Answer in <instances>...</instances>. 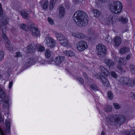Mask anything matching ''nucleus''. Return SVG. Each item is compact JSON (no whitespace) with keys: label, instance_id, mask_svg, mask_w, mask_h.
Listing matches in <instances>:
<instances>
[{"label":"nucleus","instance_id":"obj_1","mask_svg":"<svg viewBox=\"0 0 135 135\" xmlns=\"http://www.w3.org/2000/svg\"><path fill=\"white\" fill-rule=\"evenodd\" d=\"M86 14L83 11H78L75 12L74 18L77 25L82 27L86 26L88 22V18Z\"/></svg>","mask_w":135,"mask_h":135},{"label":"nucleus","instance_id":"obj_2","mask_svg":"<svg viewBox=\"0 0 135 135\" xmlns=\"http://www.w3.org/2000/svg\"><path fill=\"white\" fill-rule=\"evenodd\" d=\"M126 119L124 115L113 114L106 118V120L112 125H120L125 122Z\"/></svg>","mask_w":135,"mask_h":135},{"label":"nucleus","instance_id":"obj_3","mask_svg":"<svg viewBox=\"0 0 135 135\" xmlns=\"http://www.w3.org/2000/svg\"><path fill=\"white\" fill-rule=\"evenodd\" d=\"M8 18H7L6 20L4 19L0 21V29L1 30L0 33L6 42L7 45H6L7 47L10 51L13 50V47L12 46L10 45V41L5 34L6 30V25L8 23Z\"/></svg>","mask_w":135,"mask_h":135},{"label":"nucleus","instance_id":"obj_4","mask_svg":"<svg viewBox=\"0 0 135 135\" xmlns=\"http://www.w3.org/2000/svg\"><path fill=\"white\" fill-rule=\"evenodd\" d=\"M132 73L135 75V66L133 65L130 66ZM119 81L122 84L128 86H133L135 85V78L133 79L126 77L120 78Z\"/></svg>","mask_w":135,"mask_h":135},{"label":"nucleus","instance_id":"obj_5","mask_svg":"<svg viewBox=\"0 0 135 135\" xmlns=\"http://www.w3.org/2000/svg\"><path fill=\"white\" fill-rule=\"evenodd\" d=\"M123 8L121 3L119 1L114 2L113 5L110 6L109 10L112 13L118 14L122 11Z\"/></svg>","mask_w":135,"mask_h":135},{"label":"nucleus","instance_id":"obj_6","mask_svg":"<svg viewBox=\"0 0 135 135\" xmlns=\"http://www.w3.org/2000/svg\"><path fill=\"white\" fill-rule=\"evenodd\" d=\"M97 55L101 57H103L105 55L107 51L106 47L102 44H98L96 46Z\"/></svg>","mask_w":135,"mask_h":135},{"label":"nucleus","instance_id":"obj_7","mask_svg":"<svg viewBox=\"0 0 135 135\" xmlns=\"http://www.w3.org/2000/svg\"><path fill=\"white\" fill-rule=\"evenodd\" d=\"M55 36L57 40L59 41L60 44L66 47L68 45L69 42L68 40L62 34L60 33H56Z\"/></svg>","mask_w":135,"mask_h":135},{"label":"nucleus","instance_id":"obj_8","mask_svg":"<svg viewBox=\"0 0 135 135\" xmlns=\"http://www.w3.org/2000/svg\"><path fill=\"white\" fill-rule=\"evenodd\" d=\"M117 19L113 15L109 16L105 18L104 23L108 26L114 25L116 23Z\"/></svg>","mask_w":135,"mask_h":135},{"label":"nucleus","instance_id":"obj_9","mask_svg":"<svg viewBox=\"0 0 135 135\" xmlns=\"http://www.w3.org/2000/svg\"><path fill=\"white\" fill-rule=\"evenodd\" d=\"M77 49L79 51H82L88 47L86 42L83 40L79 41L76 44Z\"/></svg>","mask_w":135,"mask_h":135},{"label":"nucleus","instance_id":"obj_10","mask_svg":"<svg viewBox=\"0 0 135 135\" xmlns=\"http://www.w3.org/2000/svg\"><path fill=\"white\" fill-rule=\"evenodd\" d=\"M44 42L48 47L50 48H54L55 47V41L51 37H46L45 40Z\"/></svg>","mask_w":135,"mask_h":135},{"label":"nucleus","instance_id":"obj_11","mask_svg":"<svg viewBox=\"0 0 135 135\" xmlns=\"http://www.w3.org/2000/svg\"><path fill=\"white\" fill-rule=\"evenodd\" d=\"M65 57L63 56L59 55L56 57L54 59V61L55 64L59 66L62 62L64 60Z\"/></svg>","mask_w":135,"mask_h":135},{"label":"nucleus","instance_id":"obj_12","mask_svg":"<svg viewBox=\"0 0 135 135\" xmlns=\"http://www.w3.org/2000/svg\"><path fill=\"white\" fill-rule=\"evenodd\" d=\"M100 78L102 83L103 85L106 87L109 86L110 84L108 79L102 75H99L98 79Z\"/></svg>","mask_w":135,"mask_h":135},{"label":"nucleus","instance_id":"obj_13","mask_svg":"<svg viewBox=\"0 0 135 135\" xmlns=\"http://www.w3.org/2000/svg\"><path fill=\"white\" fill-rule=\"evenodd\" d=\"M36 46L34 44H31L28 45L26 48V52L28 53H32L36 51Z\"/></svg>","mask_w":135,"mask_h":135},{"label":"nucleus","instance_id":"obj_14","mask_svg":"<svg viewBox=\"0 0 135 135\" xmlns=\"http://www.w3.org/2000/svg\"><path fill=\"white\" fill-rule=\"evenodd\" d=\"M104 62L106 66L108 67L109 69H110L111 67L115 65V63L113 61L111 60L106 59L104 60Z\"/></svg>","mask_w":135,"mask_h":135},{"label":"nucleus","instance_id":"obj_15","mask_svg":"<svg viewBox=\"0 0 135 135\" xmlns=\"http://www.w3.org/2000/svg\"><path fill=\"white\" fill-rule=\"evenodd\" d=\"M114 45L117 47L119 46L122 43V40L121 37L119 36L113 38Z\"/></svg>","mask_w":135,"mask_h":135},{"label":"nucleus","instance_id":"obj_16","mask_svg":"<svg viewBox=\"0 0 135 135\" xmlns=\"http://www.w3.org/2000/svg\"><path fill=\"white\" fill-rule=\"evenodd\" d=\"M31 32L33 35L36 36L39 35L40 31L39 29L37 28H32L31 29Z\"/></svg>","mask_w":135,"mask_h":135},{"label":"nucleus","instance_id":"obj_17","mask_svg":"<svg viewBox=\"0 0 135 135\" xmlns=\"http://www.w3.org/2000/svg\"><path fill=\"white\" fill-rule=\"evenodd\" d=\"M100 68L101 72L104 75L106 76H108L109 75L110 73L102 65L100 66Z\"/></svg>","mask_w":135,"mask_h":135},{"label":"nucleus","instance_id":"obj_18","mask_svg":"<svg viewBox=\"0 0 135 135\" xmlns=\"http://www.w3.org/2000/svg\"><path fill=\"white\" fill-rule=\"evenodd\" d=\"M5 125L6 126L5 131L6 132L9 133L10 130V123L9 120H6Z\"/></svg>","mask_w":135,"mask_h":135},{"label":"nucleus","instance_id":"obj_19","mask_svg":"<svg viewBox=\"0 0 135 135\" xmlns=\"http://www.w3.org/2000/svg\"><path fill=\"white\" fill-rule=\"evenodd\" d=\"M9 102L8 99H6V100H4L3 104V109L8 110L9 109Z\"/></svg>","mask_w":135,"mask_h":135},{"label":"nucleus","instance_id":"obj_20","mask_svg":"<svg viewBox=\"0 0 135 135\" xmlns=\"http://www.w3.org/2000/svg\"><path fill=\"white\" fill-rule=\"evenodd\" d=\"M63 53L68 57H72L75 55V53L71 51L65 50L63 52Z\"/></svg>","mask_w":135,"mask_h":135},{"label":"nucleus","instance_id":"obj_21","mask_svg":"<svg viewBox=\"0 0 135 135\" xmlns=\"http://www.w3.org/2000/svg\"><path fill=\"white\" fill-rule=\"evenodd\" d=\"M65 12L64 8L62 7H60L59 8V15L60 17H62L64 16Z\"/></svg>","mask_w":135,"mask_h":135},{"label":"nucleus","instance_id":"obj_22","mask_svg":"<svg viewBox=\"0 0 135 135\" xmlns=\"http://www.w3.org/2000/svg\"><path fill=\"white\" fill-rule=\"evenodd\" d=\"M119 64L121 65H126L127 63V61L125 59L124 57H122L120 58L118 61Z\"/></svg>","mask_w":135,"mask_h":135},{"label":"nucleus","instance_id":"obj_23","mask_svg":"<svg viewBox=\"0 0 135 135\" xmlns=\"http://www.w3.org/2000/svg\"><path fill=\"white\" fill-rule=\"evenodd\" d=\"M29 12L27 11L23 10L21 12V14L23 18L25 19H27Z\"/></svg>","mask_w":135,"mask_h":135},{"label":"nucleus","instance_id":"obj_24","mask_svg":"<svg viewBox=\"0 0 135 135\" xmlns=\"http://www.w3.org/2000/svg\"><path fill=\"white\" fill-rule=\"evenodd\" d=\"M130 49L128 47H124L121 49L119 51L120 53L121 54H123L129 52Z\"/></svg>","mask_w":135,"mask_h":135},{"label":"nucleus","instance_id":"obj_25","mask_svg":"<svg viewBox=\"0 0 135 135\" xmlns=\"http://www.w3.org/2000/svg\"><path fill=\"white\" fill-rule=\"evenodd\" d=\"M92 12L94 14V16L96 17H98L101 15L100 12L97 9H93L92 11Z\"/></svg>","mask_w":135,"mask_h":135},{"label":"nucleus","instance_id":"obj_26","mask_svg":"<svg viewBox=\"0 0 135 135\" xmlns=\"http://www.w3.org/2000/svg\"><path fill=\"white\" fill-rule=\"evenodd\" d=\"M4 14L3 13V11L2 10V9L1 8V4L0 3V17H4ZM8 18V17H3V19H1L2 20H3L4 19H6V18ZM1 20H0V21Z\"/></svg>","mask_w":135,"mask_h":135},{"label":"nucleus","instance_id":"obj_27","mask_svg":"<svg viewBox=\"0 0 135 135\" xmlns=\"http://www.w3.org/2000/svg\"><path fill=\"white\" fill-rule=\"evenodd\" d=\"M112 108L109 105H106L105 106L104 110L107 112H110L112 110Z\"/></svg>","mask_w":135,"mask_h":135},{"label":"nucleus","instance_id":"obj_28","mask_svg":"<svg viewBox=\"0 0 135 135\" xmlns=\"http://www.w3.org/2000/svg\"><path fill=\"white\" fill-rule=\"evenodd\" d=\"M91 88L94 91H98L99 90L98 86L95 84H93L90 86Z\"/></svg>","mask_w":135,"mask_h":135},{"label":"nucleus","instance_id":"obj_29","mask_svg":"<svg viewBox=\"0 0 135 135\" xmlns=\"http://www.w3.org/2000/svg\"><path fill=\"white\" fill-rule=\"evenodd\" d=\"M45 54L46 58H49L51 55V52L50 50L47 49L45 51Z\"/></svg>","mask_w":135,"mask_h":135},{"label":"nucleus","instance_id":"obj_30","mask_svg":"<svg viewBox=\"0 0 135 135\" xmlns=\"http://www.w3.org/2000/svg\"><path fill=\"white\" fill-rule=\"evenodd\" d=\"M107 96L108 99L110 100H112L113 98V94L110 91H109L107 93Z\"/></svg>","mask_w":135,"mask_h":135},{"label":"nucleus","instance_id":"obj_31","mask_svg":"<svg viewBox=\"0 0 135 135\" xmlns=\"http://www.w3.org/2000/svg\"><path fill=\"white\" fill-rule=\"evenodd\" d=\"M20 28L23 30L27 31L28 29V26L23 23H22L20 25Z\"/></svg>","mask_w":135,"mask_h":135},{"label":"nucleus","instance_id":"obj_32","mask_svg":"<svg viewBox=\"0 0 135 135\" xmlns=\"http://www.w3.org/2000/svg\"><path fill=\"white\" fill-rule=\"evenodd\" d=\"M119 20L122 22V23H127L128 20V19L126 18H124L123 17H120L119 19Z\"/></svg>","mask_w":135,"mask_h":135},{"label":"nucleus","instance_id":"obj_33","mask_svg":"<svg viewBox=\"0 0 135 135\" xmlns=\"http://www.w3.org/2000/svg\"><path fill=\"white\" fill-rule=\"evenodd\" d=\"M125 135H135V129H132L130 132L127 131Z\"/></svg>","mask_w":135,"mask_h":135},{"label":"nucleus","instance_id":"obj_34","mask_svg":"<svg viewBox=\"0 0 135 135\" xmlns=\"http://www.w3.org/2000/svg\"><path fill=\"white\" fill-rule=\"evenodd\" d=\"M0 97L3 100H6V99H8L6 98V94L4 91L0 94Z\"/></svg>","mask_w":135,"mask_h":135},{"label":"nucleus","instance_id":"obj_35","mask_svg":"<svg viewBox=\"0 0 135 135\" xmlns=\"http://www.w3.org/2000/svg\"><path fill=\"white\" fill-rule=\"evenodd\" d=\"M85 35L83 33L79 32L78 39H83L85 38Z\"/></svg>","mask_w":135,"mask_h":135},{"label":"nucleus","instance_id":"obj_36","mask_svg":"<svg viewBox=\"0 0 135 135\" xmlns=\"http://www.w3.org/2000/svg\"><path fill=\"white\" fill-rule=\"evenodd\" d=\"M34 61L33 59H30L27 60L26 61V62L28 64L31 65L33 63Z\"/></svg>","mask_w":135,"mask_h":135},{"label":"nucleus","instance_id":"obj_37","mask_svg":"<svg viewBox=\"0 0 135 135\" xmlns=\"http://www.w3.org/2000/svg\"><path fill=\"white\" fill-rule=\"evenodd\" d=\"M47 21L49 23L50 25H53L54 24V21L50 17L47 18Z\"/></svg>","mask_w":135,"mask_h":135},{"label":"nucleus","instance_id":"obj_38","mask_svg":"<svg viewBox=\"0 0 135 135\" xmlns=\"http://www.w3.org/2000/svg\"><path fill=\"white\" fill-rule=\"evenodd\" d=\"M113 105L114 108L116 109H119L121 108L120 106L117 103H114L113 104Z\"/></svg>","mask_w":135,"mask_h":135},{"label":"nucleus","instance_id":"obj_39","mask_svg":"<svg viewBox=\"0 0 135 135\" xmlns=\"http://www.w3.org/2000/svg\"><path fill=\"white\" fill-rule=\"evenodd\" d=\"M110 75L114 78H117V75L116 73L114 71H112L110 73Z\"/></svg>","mask_w":135,"mask_h":135},{"label":"nucleus","instance_id":"obj_40","mask_svg":"<svg viewBox=\"0 0 135 135\" xmlns=\"http://www.w3.org/2000/svg\"><path fill=\"white\" fill-rule=\"evenodd\" d=\"M78 32H73L71 33V35L74 37L78 38Z\"/></svg>","mask_w":135,"mask_h":135},{"label":"nucleus","instance_id":"obj_41","mask_svg":"<svg viewBox=\"0 0 135 135\" xmlns=\"http://www.w3.org/2000/svg\"><path fill=\"white\" fill-rule=\"evenodd\" d=\"M48 5V2L47 1H46L43 4V7L44 9H46Z\"/></svg>","mask_w":135,"mask_h":135},{"label":"nucleus","instance_id":"obj_42","mask_svg":"<svg viewBox=\"0 0 135 135\" xmlns=\"http://www.w3.org/2000/svg\"><path fill=\"white\" fill-rule=\"evenodd\" d=\"M76 80H77L79 81L80 84H83L84 81L83 79L82 78L80 77H78L77 78Z\"/></svg>","mask_w":135,"mask_h":135},{"label":"nucleus","instance_id":"obj_43","mask_svg":"<svg viewBox=\"0 0 135 135\" xmlns=\"http://www.w3.org/2000/svg\"><path fill=\"white\" fill-rule=\"evenodd\" d=\"M4 53L2 51L0 52V61L2 60L4 58Z\"/></svg>","mask_w":135,"mask_h":135},{"label":"nucleus","instance_id":"obj_44","mask_svg":"<svg viewBox=\"0 0 135 135\" xmlns=\"http://www.w3.org/2000/svg\"><path fill=\"white\" fill-rule=\"evenodd\" d=\"M54 5H55L52 3V2H50L49 6V8L50 10H52L54 8Z\"/></svg>","mask_w":135,"mask_h":135},{"label":"nucleus","instance_id":"obj_45","mask_svg":"<svg viewBox=\"0 0 135 135\" xmlns=\"http://www.w3.org/2000/svg\"><path fill=\"white\" fill-rule=\"evenodd\" d=\"M45 49V47L42 46H40L38 49V51L40 52H42Z\"/></svg>","mask_w":135,"mask_h":135},{"label":"nucleus","instance_id":"obj_46","mask_svg":"<svg viewBox=\"0 0 135 135\" xmlns=\"http://www.w3.org/2000/svg\"><path fill=\"white\" fill-rule=\"evenodd\" d=\"M130 96L133 99H135V93H132L130 94Z\"/></svg>","mask_w":135,"mask_h":135},{"label":"nucleus","instance_id":"obj_47","mask_svg":"<svg viewBox=\"0 0 135 135\" xmlns=\"http://www.w3.org/2000/svg\"><path fill=\"white\" fill-rule=\"evenodd\" d=\"M21 56V54L20 52H17L16 53L15 57H19Z\"/></svg>","mask_w":135,"mask_h":135},{"label":"nucleus","instance_id":"obj_48","mask_svg":"<svg viewBox=\"0 0 135 135\" xmlns=\"http://www.w3.org/2000/svg\"><path fill=\"white\" fill-rule=\"evenodd\" d=\"M117 68L119 69V70H120L121 73H123L124 72V70L121 66H118L117 67Z\"/></svg>","mask_w":135,"mask_h":135},{"label":"nucleus","instance_id":"obj_49","mask_svg":"<svg viewBox=\"0 0 135 135\" xmlns=\"http://www.w3.org/2000/svg\"><path fill=\"white\" fill-rule=\"evenodd\" d=\"M131 54H129L127 55L126 56V59L127 60H129L131 58Z\"/></svg>","mask_w":135,"mask_h":135},{"label":"nucleus","instance_id":"obj_50","mask_svg":"<svg viewBox=\"0 0 135 135\" xmlns=\"http://www.w3.org/2000/svg\"><path fill=\"white\" fill-rule=\"evenodd\" d=\"M13 84V82L12 81H11L9 82V89L11 88Z\"/></svg>","mask_w":135,"mask_h":135},{"label":"nucleus","instance_id":"obj_51","mask_svg":"<svg viewBox=\"0 0 135 135\" xmlns=\"http://www.w3.org/2000/svg\"><path fill=\"white\" fill-rule=\"evenodd\" d=\"M73 2L78 3H81L82 0H73Z\"/></svg>","mask_w":135,"mask_h":135},{"label":"nucleus","instance_id":"obj_52","mask_svg":"<svg viewBox=\"0 0 135 135\" xmlns=\"http://www.w3.org/2000/svg\"><path fill=\"white\" fill-rule=\"evenodd\" d=\"M120 58L117 56H115L114 58V60L115 61L117 62L119 60Z\"/></svg>","mask_w":135,"mask_h":135},{"label":"nucleus","instance_id":"obj_53","mask_svg":"<svg viewBox=\"0 0 135 135\" xmlns=\"http://www.w3.org/2000/svg\"><path fill=\"white\" fill-rule=\"evenodd\" d=\"M56 1L57 0H51L50 2H52V3L53 4H54L55 5Z\"/></svg>","mask_w":135,"mask_h":135},{"label":"nucleus","instance_id":"obj_54","mask_svg":"<svg viewBox=\"0 0 135 135\" xmlns=\"http://www.w3.org/2000/svg\"><path fill=\"white\" fill-rule=\"evenodd\" d=\"M83 75L84 76V77H85V78H87V77H86L87 75H86V73L85 72H83Z\"/></svg>","mask_w":135,"mask_h":135},{"label":"nucleus","instance_id":"obj_55","mask_svg":"<svg viewBox=\"0 0 135 135\" xmlns=\"http://www.w3.org/2000/svg\"><path fill=\"white\" fill-rule=\"evenodd\" d=\"M88 33L89 34V35L91 33V30H90V29L88 30Z\"/></svg>","mask_w":135,"mask_h":135},{"label":"nucleus","instance_id":"obj_56","mask_svg":"<svg viewBox=\"0 0 135 135\" xmlns=\"http://www.w3.org/2000/svg\"><path fill=\"white\" fill-rule=\"evenodd\" d=\"M3 90L0 87V94H1L3 91Z\"/></svg>","mask_w":135,"mask_h":135},{"label":"nucleus","instance_id":"obj_57","mask_svg":"<svg viewBox=\"0 0 135 135\" xmlns=\"http://www.w3.org/2000/svg\"><path fill=\"white\" fill-rule=\"evenodd\" d=\"M102 2H104L106 1V0H99Z\"/></svg>","mask_w":135,"mask_h":135},{"label":"nucleus","instance_id":"obj_58","mask_svg":"<svg viewBox=\"0 0 135 135\" xmlns=\"http://www.w3.org/2000/svg\"><path fill=\"white\" fill-rule=\"evenodd\" d=\"M101 135H105L104 133L103 132H102V133Z\"/></svg>","mask_w":135,"mask_h":135},{"label":"nucleus","instance_id":"obj_59","mask_svg":"<svg viewBox=\"0 0 135 135\" xmlns=\"http://www.w3.org/2000/svg\"><path fill=\"white\" fill-rule=\"evenodd\" d=\"M2 77V76L1 75H0V79Z\"/></svg>","mask_w":135,"mask_h":135}]
</instances>
